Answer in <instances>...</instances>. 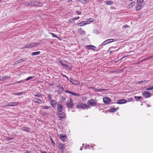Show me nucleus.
Instances as JSON below:
<instances>
[{
  "instance_id": "1",
  "label": "nucleus",
  "mask_w": 153,
  "mask_h": 153,
  "mask_svg": "<svg viewBox=\"0 0 153 153\" xmlns=\"http://www.w3.org/2000/svg\"><path fill=\"white\" fill-rule=\"evenodd\" d=\"M59 62L62 67L65 68L66 70H68V71L71 70L72 68L71 64L66 60L63 59H61L59 61Z\"/></svg>"
},
{
  "instance_id": "2",
  "label": "nucleus",
  "mask_w": 153,
  "mask_h": 153,
  "mask_svg": "<svg viewBox=\"0 0 153 153\" xmlns=\"http://www.w3.org/2000/svg\"><path fill=\"white\" fill-rule=\"evenodd\" d=\"M143 1L144 0H137L136 3L137 6L136 7V10H139L143 7L144 4Z\"/></svg>"
},
{
  "instance_id": "3",
  "label": "nucleus",
  "mask_w": 153,
  "mask_h": 153,
  "mask_svg": "<svg viewBox=\"0 0 153 153\" xmlns=\"http://www.w3.org/2000/svg\"><path fill=\"white\" fill-rule=\"evenodd\" d=\"M39 43L37 42H31L29 44L25 45V46L21 47V49H24L25 48H31L33 47H35L37 45H38Z\"/></svg>"
},
{
  "instance_id": "4",
  "label": "nucleus",
  "mask_w": 153,
  "mask_h": 153,
  "mask_svg": "<svg viewBox=\"0 0 153 153\" xmlns=\"http://www.w3.org/2000/svg\"><path fill=\"white\" fill-rule=\"evenodd\" d=\"M89 106L85 104H84L82 103H79L77 104V107L79 109H84L86 108H88Z\"/></svg>"
},
{
  "instance_id": "5",
  "label": "nucleus",
  "mask_w": 153,
  "mask_h": 153,
  "mask_svg": "<svg viewBox=\"0 0 153 153\" xmlns=\"http://www.w3.org/2000/svg\"><path fill=\"white\" fill-rule=\"evenodd\" d=\"M66 105L67 108H70L74 106L73 100L69 98L67 101Z\"/></svg>"
},
{
  "instance_id": "6",
  "label": "nucleus",
  "mask_w": 153,
  "mask_h": 153,
  "mask_svg": "<svg viewBox=\"0 0 153 153\" xmlns=\"http://www.w3.org/2000/svg\"><path fill=\"white\" fill-rule=\"evenodd\" d=\"M57 108L58 110L57 112L62 111L63 110V106L62 104L61 103L60 101L57 102Z\"/></svg>"
},
{
  "instance_id": "7",
  "label": "nucleus",
  "mask_w": 153,
  "mask_h": 153,
  "mask_svg": "<svg viewBox=\"0 0 153 153\" xmlns=\"http://www.w3.org/2000/svg\"><path fill=\"white\" fill-rule=\"evenodd\" d=\"M57 114L60 120H61L62 119L65 118V114L62 111L57 112Z\"/></svg>"
},
{
  "instance_id": "8",
  "label": "nucleus",
  "mask_w": 153,
  "mask_h": 153,
  "mask_svg": "<svg viewBox=\"0 0 153 153\" xmlns=\"http://www.w3.org/2000/svg\"><path fill=\"white\" fill-rule=\"evenodd\" d=\"M142 95L144 96L145 98H148L151 96V93L149 91H145L142 93Z\"/></svg>"
},
{
  "instance_id": "9",
  "label": "nucleus",
  "mask_w": 153,
  "mask_h": 153,
  "mask_svg": "<svg viewBox=\"0 0 153 153\" xmlns=\"http://www.w3.org/2000/svg\"><path fill=\"white\" fill-rule=\"evenodd\" d=\"M114 41V39H108L104 42H103L101 44L102 46H104L108 44L111 43Z\"/></svg>"
},
{
  "instance_id": "10",
  "label": "nucleus",
  "mask_w": 153,
  "mask_h": 153,
  "mask_svg": "<svg viewBox=\"0 0 153 153\" xmlns=\"http://www.w3.org/2000/svg\"><path fill=\"white\" fill-rule=\"evenodd\" d=\"M59 137L60 139L63 142H65L66 141L67 137L66 135L63 134L60 135L59 136Z\"/></svg>"
},
{
  "instance_id": "11",
  "label": "nucleus",
  "mask_w": 153,
  "mask_h": 153,
  "mask_svg": "<svg viewBox=\"0 0 153 153\" xmlns=\"http://www.w3.org/2000/svg\"><path fill=\"white\" fill-rule=\"evenodd\" d=\"M104 102L106 104H108L111 101L110 98L107 97H104L103 99Z\"/></svg>"
},
{
  "instance_id": "12",
  "label": "nucleus",
  "mask_w": 153,
  "mask_h": 153,
  "mask_svg": "<svg viewBox=\"0 0 153 153\" xmlns=\"http://www.w3.org/2000/svg\"><path fill=\"white\" fill-rule=\"evenodd\" d=\"M33 101L35 103L40 104L42 103V101L41 100L36 97H33Z\"/></svg>"
},
{
  "instance_id": "13",
  "label": "nucleus",
  "mask_w": 153,
  "mask_h": 153,
  "mask_svg": "<svg viewBox=\"0 0 153 153\" xmlns=\"http://www.w3.org/2000/svg\"><path fill=\"white\" fill-rule=\"evenodd\" d=\"M127 102V100L124 99H121L118 100L117 103L119 104H122L125 103Z\"/></svg>"
},
{
  "instance_id": "14",
  "label": "nucleus",
  "mask_w": 153,
  "mask_h": 153,
  "mask_svg": "<svg viewBox=\"0 0 153 153\" xmlns=\"http://www.w3.org/2000/svg\"><path fill=\"white\" fill-rule=\"evenodd\" d=\"M89 104L92 106H94L96 105V103L94 100H91L88 101Z\"/></svg>"
},
{
  "instance_id": "15",
  "label": "nucleus",
  "mask_w": 153,
  "mask_h": 153,
  "mask_svg": "<svg viewBox=\"0 0 153 153\" xmlns=\"http://www.w3.org/2000/svg\"><path fill=\"white\" fill-rule=\"evenodd\" d=\"M96 48V47L92 45H86L85 46V48L87 50H93L95 51V49L93 48Z\"/></svg>"
},
{
  "instance_id": "16",
  "label": "nucleus",
  "mask_w": 153,
  "mask_h": 153,
  "mask_svg": "<svg viewBox=\"0 0 153 153\" xmlns=\"http://www.w3.org/2000/svg\"><path fill=\"white\" fill-rule=\"evenodd\" d=\"M57 103L56 101L55 100H51L50 101V104L52 106L55 108L56 107V104Z\"/></svg>"
},
{
  "instance_id": "17",
  "label": "nucleus",
  "mask_w": 153,
  "mask_h": 153,
  "mask_svg": "<svg viewBox=\"0 0 153 153\" xmlns=\"http://www.w3.org/2000/svg\"><path fill=\"white\" fill-rule=\"evenodd\" d=\"M59 149L61 151H63L65 149V147L63 143H60L59 145Z\"/></svg>"
},
{
  "instance_id": "18",
  "label": "nucleus",
  "mask_w": 153,
  "mask_h": 153,
  "mask_svg": "<svg viewBox=\"0 0 153 153\" xmlns=\"http://www.w3.org/2000/svg\"><path fill=\"white\" fill-rule=\"evenodd\" d=\"M21 130L27 132H29L31 131L30 130V129L29 127H23L21 129Z\"/></svg>"
},
{
  "instance_id": "19",
  "label": "nucleus",
  "mask_w": 153,
  "mask_h": 153,
  "mask_svg": "<svg viewBox=\"0 0 153 153\" xmlns=\"http://www.w3.org/2000/svg\"><path fill=\"white\" fill-rule=\"evenodd\" d=\"M86 21H84V22H86L87 24H90L91 22H93L94 21V20H93L92 18H90L88 19H87L86 20Z\"/></svg>"
},
{
  "instance_id": "20",
  "label": "nucleus",
  "mask_w": 153,
  "mask_h": 153,
  "mask_svg": "<svg viewBox=\"0 0 153 153\" xmlns=\"http://www.w3.org/2000/svg\"><path fill=\"white\" fill-rule=\"evenodd\" d=\"M65 92L66 93H69L70 94H71L72 95H74V96H79V94H76V93H73V92H71V91H69L68 90H66L65 91Z\"/></svg>"
},
{
  "instance_id": "21",
  "label": "nucleus",
  "mask_w": 153,
  "mask_h": 153,
  "mask_svg": "<svg viewBox=\"0 0 153 153\" xmlns=\"http://www.w3.org/2000/svg\"><path fill=\"white\" fill-rule=\"evenodd\" d=\"M79 32L81 34H85L86 33L83 30V29L80 28L78 30Z\"/></svg>"
},
{
  "instance_id": "22",
  "label": "nucleus",
  "mask_w": 153,
  "mask_h": 153,
  "mask_svg": "<svg viewBox=\"0 0 153 153\" xmlns=\"http://www.w3.org/2000/svg\"><path fill=\"white\" fill-rule=\"evenodd\" d=\"M84 21L82 22H80L78 24V25L80 26H83L87 24L86 22H84Z\"/></svg>"
},
{
  "instance_id": "23",
  "label": "nucleus",
  "mask_w": 153,
  "mask_h": 153,
  "mask_svg": "<svg viewBox=\"0 0 153 153\" xmlns=\"http://www.w3.org/2000/svg\"><path fill=\"white\" fill-rule=\"evenodd\" d=\"M119 109L118 108H111L110 109V112H114L116 111L117 109Z\"/></svg>"
},
{
  "instance_id": "24",
  "label": "nucleus",
  "mask_w": 153,
  "mask_h": 153,
  "mask_svg": "<svg viewBox=\"0 0 153 153\" xmlns=\"http://www.w3.org/2000/svg\"><path fill=\"white\" fill-rule=\"evenodd\" d=\"M73 81V85H78L79 84V82L78 81L74 80Z\"/></svg>"
},
{
  "instance_id": "25",
  "label": "nucleus",
  "mask_w": 153,
  "mask_h": 153,
  "mask_svg": "<svg viewBox=\"0 0 153 153\" xmlns=\"http://www.w3.org/2000/svg\"><path fill=\"white\" fill-rule=\"evenodd\" d=\"M105 3H106V4L109 5H112L113 4V2L110 1H105Z\"/></svg>"
},
{
  "instance_id": "26",
  "label": "nucleus",
  "mask_w": 153,
  "mask_h": 153,
  "mask_svg": "<svg viewBox=\"0 0 153 153\" xmlns=\"http://www.w3.org/2000/svg\"><path fill=\"white\" fill-rule=\"evenodd\" d=\"M135 4V1H132L128 5V7H131L134 6Z\"/></svg>"
},
{
  "instance_id": "27",
  "label": "nucleus",
  "mask_w": 153,
  "mask_h": 153,
  "mask_svg": "<svg viewBox=\"0 0 153 153\" xmlns=\"http://www.w3.org/2000/svg\"><path fill=\"white\" fill-rule=\"evenodd\" d=\"M10 104H11V106H16L18 105L19 104L17 102H10Z\"/></svg>"
},
{
  "instance_id": "28",
  "label": "nucleus",
  "mask_w": 153,
  "mask_h": 153,
  "mask_svg": "<svg viewBox=\"0 0 153 153\" xmlns=\"http://www.w3.org/2000/svg\"><path fill=\"white\" fill-rule=\"evenodd\" d=\"M25 4L27 5L32 6L33 5L32 2H28V1L26 2H25Z\"/></svg>"
},
{
  "instance_id": "29",
  "label": "nucleus",
  "mask_w": 153,
  "mask_h": 153,
  "mask_svg": "<svg viewBox=\"0 0 153 153\" xmlns=\"http://www.w3.org/2000/svg\"><path fill=\"white\" fill-rule=\"evenodd\" d=\"M41 52L40 51H37V52H33L31 53V55L32 56H35V55H37L39 54Z\"/></svg>"
},
{
  "instance_id": "30",
  "label": "nucleus",
  "mask_w": 153,
  "mask_h": 153,
  "mask_svg": "<svg viewBox=\"0 0 153 153\" xmlns=\"http://www.w3.org/2000/svg\"><path fill=\"white\" fill-rule=\"evenodd\" d=\"M42 108L45 109H49L51 108V107L47 105L43 106H42Z\"/></svg>"
},
{
  "instance_id": "31",
  "label": "nucleus",
  "mask_w": 153,
  "mask_h": 153,
  "mask_svg": "<svg viewBox=\"0 0 153 153\" xmlns=\"http://www.w3.org/2000/svg\"><path fill=\"white\" fill-rule=\"evenodd\" d=\"M25 93V92H21L19 93H13V94L15 95H22V94H24Z\"/></svg>"
},
{
  "instance_id": "32",
  "label": "nucleus",
  "mask_w": 153,
  "mask_h": 153,
  "mask_svg": "<svg viewBox=\"0 0 153 153\" xmlns=\"http://www.w3.org/2000/svg\"><path fill=\"white\" fill-rule=\"evenodd\" d=\"M39 2L36 1L32 2L33 5L37 6L38 5Z\"/></svg>"
},
{
  "instance_id": "33",
  "label": "nucleus",
  "mask_w": 153,
  "mask_h": 153,
  "mask_svg": "<svg viewBox=\"0 0 153 153\" xmlns=\"http://www.w3.org/2000/svg\"><path fill=\"white\" fill-rule=\"evenodd\" d=\"M50 140H51V142L52 143V144L53 145V146L54 147H55V143L53 141V140L51 137H50Z\"/></svg>"
},
{
  "instance_id": "34",
  "label": "nucleus",
  "mask_w": 153,
  "mask_h": 153,
  "mask_svg": "<svg viewBox=\"0 0 153 153\" xmlns=\"http://www.w3.org/2000/svg\"><path fill=\"white\" fill-rule=\"evenodd\" d=\"M134 99L136 100H141L142 98V97L140 96L137 97V96H134Z\"/></svg>"
},
{
  "instance_id": "35",
  "label": "nucleus",
  "mask_w": 153,
  "mask_h": 153,
  "mask_svg": "<svg viewBox=\"0 0 153 153\" xmlns=\"http://www.w3.org/2000/svg\"><path fill=\"white\" fill-rule=\"evenodd\" d=\"M34 95L37 97H39L42 96V94L41 93H39L36 94H34Z\"/></svg>"
},
{
  "instance_id": "36",
  "label": "nucleus",
  "mask_w": 153,
  "mask_h": 153,
  "mask_svg": "<svg viewBox=\"0 0 153 153\" xmlns=\"http://www.w3.org/2000/svg\"><path fill=\"white\" fill-rule=\"evenodd\" d=\"M80 2L82 3L83 4H85L86 3V0H78Z\"/></svg>"
},
{
  "instance_id": "37",
  "label": "nucleus",
  "mask_w": 153,
  "mask_h": 153,
  "mask_svg": "<svg viewBox=\"0 0 153 153\" xmlns=\"http://www.w3.org/2000/svg\"><path fill=\"white\" fill-rule=\"evenodd\" d=\"M97 92H102L105 90V89H102L101 88L97 89Z\"/></svg>"
},
{
  "instance_id": "38",
  "label": "nucleus",
  "mask_w": 153,
  "mask_h": 153,
  "mask_svg": "<svg viewBox=\"0 0 153 153\" xmlns=\"http://www.w3.org/2000/svg\"><path fill=\"white\" fill-rule=\"evenodd\" d=\"M48 99L51 101V100H52V95L51 94H49L48 95Z\"/></svg>"
},
{
  "instance_id": "39",
  "label": "nucleus",
  "mask_w": 153,
  "mask_h": 153,
  "mask_svg": "<svg viewBox=\"0 0 153 153\" xmlns=\"http://www.w3.org/2000/svg\"><path fill=\"white\" fill-rule=\"evenodd\" d=\"M27 59V58L25 57V58H23L22 59H21L19 60L20 62H22V61L26 60Z\"/></svg>"
},
{
  "instance_id": "40",
  "label": "nucleus",
  "mask_w": 153,
  "mask_h": 153,
  "mask_svg": "<svg viewBox=\"0 0 153 153\" xmlns=\"http://www.w3.org/2000/svg\"><path fill=\"white\" fill-rule=\"evenodd\" d=\"M153 89V86H150L149 88H146V90H150Z\"/></svg>"
},
{
  "instance_id": "41",
  "label": "nucleus",
  "mask_w": 153,
  "mask_h": 153,
  "mask_svg": "<svg viewBox=\"0 0 153 153\" xmlns=\"http://www.w3.org/2000/svg\"><path fill=\"white\" fill-rule=\"evenodd\" d=\"M153 58V56H151V57H149V58H145L143 60V61H146V60H148L149 59H150V58Z\"/></svg>"
},
{
  "instance_id": "42",
  "label": "nucleus",
  "mask_w": 153,
  "mask_h": 153,
  "mask_svg": "<svg viewBox=\"0 0 153 153\" xmlns=\"http://www.w3.org/2000/svg\"><path fill=\"white\" fill-rule=\"evenodd\" d=\"M7 140L8 141L13 140V137H7L6 138Z\"/></svg>"
},
{
  "instance_id": "43",
  "label": "nucleus",
  "mask_w": 153,
  "mask_h": 153,
  "mask_svg": "<svg viewBox=\"0 0 153 153\" xmlns=\"http://www.w3.org/2000/svg\"><path fill=\"white\" fill-rule=\"evenodd\" d=\"M50 34H51V35L53 37H56V38L58 37L56 36L53 33L50 32Z\"/></svg>"
},
{
  "instance_id": "44",
  "label": "nucleus",
  "mask_w": 153,
  "mask_h": 153,
  "mask_svg": "<svg viewBox=\"0 0 153 153\" xmlns=\"http://www.w3.org/2000/svg\"><path fill=\"white\" fill-rule=\"evenodd\" d=\"M34 77L29 76L26 79V81H27L29 80L30 79H32L33 78H34Z\"/></svg>"
},
{
  "instance_id": "45",
  "label": "nucleus",
  "mask_w": 153,
  "mask_h": 153,
  "mask_svg": "<svg viewBox=\"0 0 153 153\" xmlns=\"http://www.w3.org/2000/svg\"><path fill=\"white\" fill-rule=\"evenodd\" d=\"M79 19V17L77 16L76 17H74V18H73V19L74 20H75L78 19Z\"/></svg>"
},
{
  "instance_id": "46",
  "label": "nucleus",
  "mask_w": 153,
  "mask_h": 153,
  "mask_svg": "<svg viewBox=\"0 0 153 153\" xmlns=\"http://www.w3.org/2000/svg\"><path fill=\"white\" fill-rule=\"evenodd\" d=\"M98 3H102L103 0H96Z\"/></svg>"
},
{
  "instance_id": "47",
  "label": "nucleus",
  "mask_w": 153,
  "mask_h": 153,
  "mask_svg": "<svg viewBox=\"0 0 153 153\" xmlns=\"http://www.w3.org/2000/svg\"><path fill=\"white\" fill-rule=\"evenodd\" d=\"M68 80L70 82L73 79L71 78H68V77L67 78Z\"/></svg>"
},
{
  "instance_id": "48",
  "label": "nucleus",
  "mask_w": 153,
  "mask_h": 153,
  "mask_svg": "<svg viewBox=\"0 0 153 153\" xmlns=\"http://www.w3.org/2000/svg\"><path fill=\"white\" fill-rule=\"evenodd\" d=\"M83 147L85 149H87L88 148H89V149H91V148H90V147L89 146V145L87 146H83Z\"/></svg>"
},
{
  "instance_id": "49",
  "label": "nucleus",
  "mask_w": 153,
  "mask_h": 153,
  "mask_svg": "<svg viewBox=\"0 0 153 153\" xmlns=\"http://www.w3.org/2000/svg\"><path fill=\"white\" fill-rule=\"evenodd\" d=\"M128 27V25H125L123 26L122 27L123 28H126Z\"/></svg>"
},
{
  "instance_id": "50",
  "label": "nucleus",
  "mask_w": 153,
  "mask_h": 153,
  "mask_svg": "<svg viewBox=\"0 0 153 153\" xmlns=\"http://www.w3.org/2000/svg\"><path fill=\"white\" fill-rule=\"evenodd\" d=\"M58 87H59V89H61L62 90H64V88L62 86L60 85V86H58Z\"/></svg>"
},
{
  "instance_id": "51",
  "label": "nucleus",
  "mask_w": 153,
  "mask_h": 153,
  "mask_svg": "<svg viewBox=\"0 0 153 153\" xmlns=\"http://www.w3.org/2000/svg\"><path fill=\"white\" fill-rule=\"evenodd\" d=\"M20 62L19 61V60H18V61L16 62L15 63H14V65H17L18 63H19Z\"/></svg>"
},
{
  "instance_id": "52",
  "label": "nucleus",
  "mask_w": 153,
  "mask_h": 153,
  "mask_svg": "<svg viewBox=\"0 0 153 153\" xmlns=\"http://www.w3.org/2000/svg\"><path fill=\"white\" fill-rule=\"evenodd\" d=\"M78 15H79L81 14L82 13L81 11H76Z\"/></svg>"
},
{
  "instance_id": "53",
  "label": "nucleus",
  "mask_w": 153,
  "mask_h": 153,
  "mask_svg": "<svg viewBox=\"0 0 153 153\" xmlns=\"http://www.w3.org/2000/svg\"><path fill=\"white\" fill-rule=\"evenodd\" d=\"M74 20L73 19H70L69 20V22L71 23H72L73 22V21Z\"/></svg>"
},
{
  "instance_id": "54",
  "label": "nucleus",
  "mask_w": 153,
  "mask_h": 153,
  "mask_svg": "<svg viewBox=\"0 0 153 153\" xmlns=\"http://www.w3.org/2000/svg\"><path fill=\"white\" fill-rule=\"evenodd\" d=\"M7 79L6 76H4L2 77V79H1V80H5V79Z\"/></svg>"
},
{
  "instance_id": "55",
  "label": "nucleus",
  "mask_w": 153,
  "mask_h": 153,
  "mask_svg": "<svg viewBox=\"0 0 153 153\" xmlns=\"http://www.w3.org/2000/svg\"><path fill=\"white\" fill-rule=\"evenodd\" d=\"M61 75L62 76H63V77H65L66 78H67L68 77L67 76H66L65 75H64V74H62Z\"/></svg>"
},
{
  "instance_id": "56",
  "label": "nucleus",
  "mask_w": 153,
  "mask_h": 153,
  "mask_svg": "<svg viewBox=\"0 0 153 153\" xmlns=\"http://www.w3.org/2000/svg\"><path fill=\"white\" fill-rule=\"evenodd\" d=\"M143 81H138L137 82V83H138L139 84H142V83H143Z\"/></svg>"
},
{
  "instance_id": "57",
  "label": "nucleus",
  "mask_w": 153,
  "mask_h": 153,
  "mask_svg": "<svg viewBox=\"0 0 153 153\" xmlns=\"http://www.w3.org/2000/svg\"><path fill=\"white\" fill-rule=\"evenodd\" d=\"M92 88V90H94V91L97 92V90H97V89H96L94 87Z\"/></svg>"
},
{
  "instance_id": "58",
  "label": "nucleus",
  "mask_w": 153,
  "mask_h": 153,
  "mask_svg": "<svg viewBox=\"0 0 153 153\" xmlns=\"http://www.w3.org/2000/svg\"><path fill=\"white\" fill-rule=\"evenodd\" d=\"M21 80V82H22L21 83L25 82L26 81V79H24V80Z\"/></svg>"
},
{
  "instance_id": "59",
  "label": "nucleus",
  "mask_w": 153,
  "mask_h": 153,
  "mask_svg": "<svg viewBox=\"0 0 153 153\" xmlns=\"http://www.w3.org/2000/svg\"><path fill=\"white\" fill-rule=\"evenodd\" d=\"M21 82H21V80H20V81H16V82H15V83H16V84H18V83H21Z\"/></svg>"
},
{
  "instance_id": "60",
  "label": "nucleus",
  "mask_w": 153,
  "mask_h": 153,
  "mask_svg": "<svg viewBox=\"0 0 153 153\" xmlns=\"http://www.w3.org/2000/svg\"><path fill=\"white\" fill-rule=\"evenodd\" d=\"M149 81V80H145L143 81V82H144L145 83L148 82Z\"/></svg>"
},
{
  "instance_id": "61",
  "label": "nucleus",
  "mask_w": 153,
  "mask_h": 153,
  "mask_svg": "<svg viewBox=\"0 0 153 153\" xmlns=\"http://www.w3.org/2000/svg\"><path fill=\"white\" fill-rule=\"evenodd\" d=\"M11 106V104H10V103H9L7 105L5 106Z\"/></svg>"
},
{
  "instance_id": "62",
  "label": "nucleus",
  "mask_w": 153,
  "mask_h": 153,
  "mask_svg": "<svg viewBox=\"0 0 153 153\" xmlns=\"http://www.w3.org/2000/svg\"><path fill=\"white\" fill-rule=\"evenodd\" d=\"M42 153H47L45 151H42L41 152Z\"/></svg>"
},
{
  "instance_id": "63",
  "label": "nucleus",
  "mask_w": 153,
  "mask_h": 153,
  "mask_svg": "<svg viewBox=\"0 0 153 153\" xmlns=\"http://www.w3.org/2000/svg\"><path fill=\"white\" fill-rule=\"evenodd\" d=\"M146 106L148 107L150 106L149 105V104H146Z\"/></svg>"
},
{
  "instance_id": "64",
  "label": "nucleus",
  "mask_w": 153,
  "mask_h": 153,
  "mask_svg": "<svg viewBox=\"0 0 153 153\" xmlns=\"http://www.w3.org/2000/svg\"><path fill=\"white\" fill-rule=\"evenodd\" d=\"M6 76L7 79L8 78H10V76Z\"/></svg>"
}]
</instances>
